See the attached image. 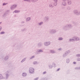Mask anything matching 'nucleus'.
<instances>
[{"instance_id": "obj_1", "label": "nucleus", "mask_w": 80, "mask_h": 80, "mask_svg": "<svg viewBox=\"0 0 80 80\" xmlns=\"http://www.w3.org/2000/svg\"><path fill=\"white\" fill-rule=\"evenodd\" d=\"M29 71L30 73H32L34 72V69L32 68H29Z\"/></svg>"}, {"instance_id": "obj_2", "label": "nucleus", "mask_w": 80, "mask_h": 80, "mask_svg": "<svg viewBox=\"0 0 80 80\" xmlns=\"http://www.w3.org/2000/svg\"><path fill=\"white\" fill-rule=\"evenodd\" d=\"M22 75L23 77H25V76H26L27 75V74L26 73H22Z\"/></svg>"}, {"instance_id": "obj_3", "label": "nucleus", "mask_w": 80, "mask_h": 80, "mask_svg": "<svg viewBox=\"0 0 80 80\" xmlns=\"http://www.w3.org/2000/svg\"><path fill=\"white\" fill-rule=\"evenodd\" d=\"M30 18H28L27 19V20H28H28H30Z\"/></svg>"}, {"instance_id": "obj_4", "label": "nucleus", "mask_w": 80, "mask_h": 80, "mask_svg": "<svg viewBox=\"0 0 80 80\" xmlns=\"http://www.w3.org/2000/svg\"><path fill=\"white\" fill-rule=\"evenodd\" d=\"M2 78V77L1 75H0V79H1Z\"/></svg>"}, {"instance_id": "obj_5", "label": "nucleus", "mask_w": 80, "mask_h": 80, "mask_svg": "<svg viewBox=\"0 0 80 80\" xmlns=\"http://www.w3.org/2000/svg\"><path fill=\"white\" fill-rule=\"evenodd\" d=\"M3 33H5V32H1V34H3Z\"/></svg>"}, {"instance_id": "obj_6", "label": "nucleus", "mask_w": 80, "mask_h": 80, "mask_svg": "<svg viewBox=\"0 0 80 80\" xmlns=\"http://www.w3.org/2000/svg\"><path fill=\"white\" fill-rule=\"evenodd\" d=\"M68 4H69V5L70 4H71V2L69 1L68 2Z\"/></svg>"}, {"instance_id": "obj_7", "label": "nucleus", "mask_w": 80, "mask_h": 80, "mask_svg": "<svg viewBox=\"0 0 80 80\" xmlns=\"http://www.w3.org/2000/svg\"><path fill=\"white\" fill-rule=\"evenodd\" d=\"M59 40H62V38H59Z\"/></svg>"}, {"instance_id": "obj_8", "label": "nucleus", "mask_w": 80, "mask_h": 80, "mask_svg": "<svg viewBox=\"0 0 80 80\" xmlns=\"http://www.w3.org/2000/svg\"><path fill=\"white\" fill-rule=\"evenodd\" d=\"M60 68L58 69V71H59V70H60Z\"/></svg>"}, {"instance_id": "obj_9", "label": "nucleus", "mask_w": 80, "mask_h": 80, "mask_svg": "<svg viewBox=\"0 0 80 80\" xmlns=\"http://www.w3.org/2000/svg\"><path fill=\"white\" fill-rule=\"evenodd\" d=\"M6 4L4 3V4H3V5H6Z\"/></svg>"}, {"instance_id": "obj_10", "label": "nucleus", "mask_w": 80, "mask_h": 80, "mask_svg": "<svg viewBox=\"0 0 80 80\" xmlns=\"http://www.w3.org/2000/svg\"><path fill=\"white\" fill-rule=\"evenodd\" d=\"M43 73L44 74H45V73H46V72H44Z\"/></svg>"}, {"instance_id": "obj_11", "label": "nucleus", "mask_w": 80, "mask_h": 80, "mask_svg": "<svg viewBox=\"0 0 80 80\" xmlns=\"http://www.w3.org/2000/svg\"><path fill=\"white\" fill-rule=\"evenodd\" d=\"M73 63H74V64H75V63H76V62H73Z\"/></svg>"}, {"instance_id": "obj_12", "label": "nucleus", "mask_w": 80, "mask_h": 80, "mask_svg": "<svg viewBox=\"0 0 80 80\" xmlns=\"http://www.w3.org/2000/svg\"><path fill=\"white\" fill-rule=\"evenodd\" d=\"M63 5H65V4H64V3H63Z\"/></svg>"}, {"instance_id": "obj_13", "label": "nucleus", "mask_w": 80, "mask_h": 80, "mask_svg": "<svg viewBox=\"0 0 80 80\" xmlns=\"http://www.w3.org/2000/svg\"><path fill=\"white\" fill-rule=\"evenodd\" d=\"M40 52H42V51L41 50H40Z\"/></svg>"}, {"instance_id": "obj_14", "label": "nucleus", "mask_w": 80, "mask_h": 80, "mask_svg": "<svg viewBox=\"0 0 80 80\" xmlns=\"http://www.w3.org/2000/svg\"><path fill=\"white\" fill-rule=\"evenodd\" d=\"M42 23V22H41V23H40V25H41V23Z\"/></svg>"}]
</instances>
